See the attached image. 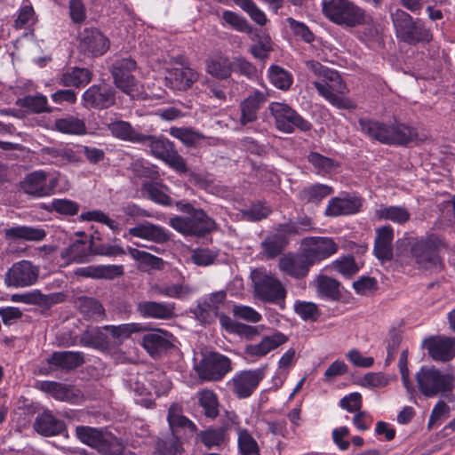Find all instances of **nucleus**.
Wrapping results in <instances>:
<instances>
[{"instance_id": "f257e3e1", "label": "nucleus", "mask_w": 455, "mask_h": 455, "mask_svg": "<svg viewBox=\"0 0 455 455\" xmlns=\"http://www.w3.org/2000/svg\"><path fill=\"white\" fill-rule=\"evenodd\" d=\"M307 68L322 81L314 82L317 92L331 105L340 109H354L355 105L347 98L339 96L345 92L346 86L343 84L340 76L333 69L322 65L316 60L306 61Z\"/></svg>"}, {"instance_id": "f03ea898", "label": "nucleus", "mask_w": 455, "mask_h": 455, "mask_svg": "<svg viewBox=\"0 0 455 455\" xmlns=\"http://www.w3.org/2000/svg\"><path fill=\"white\" fill-rule=\"evenodd\" d=\"M360 130L381 143L388 145H406L418 140L417 132L411 126L401 123L386 124L370 119L359 120Z\"/></svg>"}, {"instance_id": "7ed1b4c3", "label": "nucleus", "mask_w": 455, "mask_h": 455, "mask_svg": "<svg viewBox=\"0 0 455 455\" xmlns=\"http://www.w3.org/2000/svg\"><path fill=\"white\" fill-rule=\"evenodd\" d=\"M322 11L329 20L346 28L370 24L371 21L367 12L350 0H323Z\"/></svg>"}, {"instance_id": "20e7f679", "label": "nucleus", "mask_w": 455, "mask_h": 455, "mask_svg": "<svg viewBox=\"0 0 455 455\" xmlns=\"http://www.w3.org/2000/svg\"><path fill=\"white\" fill-rule=\"evenodd\" d=\"M254 295L262 302L271 303L284 307L286 289L283 283L273 274L265 269H254L251 274Z\"/></svg>"}, {"instance_id": "39448f33", "label": "nucleus", "mask_w": 455, "mask_h": 455, "mask_svg": "<svg viewBox=\"0 0 455 455\" xmlns=\"http://www.w3.org/2000/svg\"><path fill=\"white\" fill-rule=\"evenodd\" d=\"M78 439L103 455H124L123 443L112 434L101 429L79 426L76 429ZM130 455H135L130 453Z\"/></svg>"}, {"instance_id": "423d86ee", "label": "nucleus", "mask_w": 455, "mask_h": 455, "mask_svg": "<svg viewBox=\"0 0 455 455\" xmlns=\"http://www.w3.org/2000/svg\"><path fill=\"white\" fill-rule=\"evenodd\" d=\"M391 17L395 28L396 36L400 40L410 44L432 40L430 30L419 20H414L405 11L396 9L391 14Z\"/></svg>"}, {"instance_id": "0eeeda50", "label": "nucleus", "mask_w": 455, "mask_h": 455, "mask_svg": "<svg viewBox=\"0 0 455 455\" xmlns=\"http://www.w3.org/2000/svg\"><path fill=\"white\" fill-rule=\"evenodd\" d=\"M168 223L176 231L185 235L203 236L216 228L215 221L201 209L194 211L186 217H172Z\"/></svg>"}, {"instance_id": "6e6552de", "label": "nucleus", "mask_w": 455, "mask_h": 455, "mask_svg": "<svg viewBox=\"0 0 455 455\" xmlns=\"http://www.w3.org/2000/svg\"><path fill=\"white\" fill-rule=\"evenodd\" d=\"M268 110L275 119L276 129L280 132L292 133L296 128L301 132L312 129L310 122L285 103L272 102L268 106Z\"/></svg>"}, {"instance_id": "1a4fd4ad", "label": "nucleus", "mask_w": 455, "mask_h": 455, "mask_svg": "<svg viewBox=\"0 0 455 455\" xmlns=\"http://www.w3.org/2000/svg\"><path fill=\"white\" fill-rule=\"evenodd\" d=\"M416 380L419 391L426 397H435L451 389L453 378L435 367L423 366L416 373Z\"/></svg>"}, {"instance_id": "9d476101", "label": "nucleus", "mask_w": 455, "mask_h": 455, "mask_svg": "<svg viewBox=\"0 0 455 455\" xmlns=\"http://www.w3.org/2000/svg\"><path fill=\"white\" fill-rule=\"evenodd\" d=\"M135 69L136 62L132 58L116 60L110 69L116 86L132 98L140 94V84L132 75Z\"/></svg>"}, {"instance_id": "9b49d317", "label": "nucleus", "mask_w": 455, "mask_h": 455, "mask_svg": "<svg viewBox=\"0 0 455 455\" xmlns=\"http://www.w3.org/2000/svg\"><path fill=\"white\" fill-rule=\"evenodd\" d=\"M265 377V369L241 371L228 382L231 392L239 399L250 397Z\"/></svg>"}, {"instance_id": "f8f14e48", "label": "nucleus", "mask_w": 455, "mask_h": 455, "mask_svg": "<svg viewBox=\"0 0 455 455\" xmlns=\"http://www.w3.org/2000/svg\"><path fill=\"white\" fill-rule=\"evenodd\" d=\"M231 361L219 353H209L196 366L200 379L207 381H219L231 371Z\"/></svg>"}, {"instance_id": "ddd939ff", "label": "nucleus", "mask_w": 455, "mask_h": 455, "mask_svg": "<svg viewBox=\"0 0 455 455\" xmlns=\"http://www.w3.org/2000/svg\"><path fill=\"white\" fill-rule=\"evenodd\" d=\"M58 183L57 178L49 179L45 171L39 170L27 174L24 180L20 181V188L28 195L44 197L52 195Z\"/></svg>"}, {"instance_id": "4468645a", "label": "nucleus", "mask_w": 455, "mask_h": 455, "mask_svg": "<svg viewBox=\"0 0 455 455\" xmlns=\"http://www.w3.org/2000/svg\"><path fill=\"white\" fill-rule=\"evenodd\" d=\"M438 238L430 235L413 243L411 246V254L420 268L432 269L437 267L440 263L436 252Z\"/></svg>"}, {"instance_id": "2eb2a0df", "label": "nucleus", "mask_w": 455, "mask_h": 455, "mask_svg": "<svg viewBox=\"0 0 455 455\" xmlns=\"http://www.w3.org/2000/svg\"><path fill=\"white\" fill-rule=\"evenodd\" d=\"M39 276V267L28 260L14 263L6 272L4 282L8 287H28L34 284Z\"/></svg>"}, {"instance_id": "dca6fc26", "label": "nucleus", "mask_w": 455, "mask_h": 455, "mask_svg": "<svg viewBox=\"0 0 455 455\" xmlns=\"http://www.w3.org/2000/svg\"><path fill=\"white\" fill-rule=\"evenodd\" d=\"M302 249L311 264L315 265L335 254L339 244L331 237H307L302 240Z\"/></svg>"}, {"instance_id": "f3484780", "label": "nucleus", "mask_w": 455, "mask_h": 455, "mask_svg": "<svg viewBox=\"0 0 455 455\" xmlns=\"http://www.w3.org/2000/svg\"><path fill=\"white\" fill-rule=\"evenodd\" d=\"M82 104L86 108H108L116 104L115 90L106 84H93L83 93Z\"/></svg>"}, {"instance_id": "a211bd4d", "label": "nucleus", "mask_w": 455, "mask_h": 455, "mask_svg": "<svg viewBox=\"0 0 455 455\" xmlns=\"http://www.w3.org/2000/svg\"><path fill=\"white\" fill-rule=\"evenodd\" d=\"M268 92L265 90H253L239 104V124L246 126L258 119V114L261 107L268 99Z\"/></svg>"}, {"instance_id": "6ab92c4d", "label": "nucleus", "mask_w": 455, "mask_h": 455, "mask_svg": "<svg viewBox=\"0 0 455 455\" xmlns=\"http://www.w3.org/2000/svg\"><path fill=\"white\" fill-rule=\"evenodd\" d=\"M312 266L303 250L300 253L284 254L278 260L279 270L295 279L306 277Z\"/></svg>"}, {"instance_id": "aec40b11", "label": "nucleus", "mask_w": 455, "mask_h": 455, "mask_svg": "<svg viewBox=\"0 0 455 455\" xmlns=\"http://www.w3.org/2000/svg\"><path fill=\"white\" fill-rule=\"evenodd\" d=\"M80 50L87 56L103 55L109 48L108 39L97 28H84L80 35Z\"/></svg>"}, {"instance_id": "412c9836", "label": "nucleus", "mask_w": 455, "mask_h": 455, "mask_svg": "<svg viewBox=\"0 0 455 455\" xmlns=\"http://www.w3.org/2000/svg\"><path fill=\"white\" fill-rule=\"evenodd\" d=\"M136 311L142 318L168 321L176 316V306L172 302L141 300L136 304Z\"/></svg>"}, {"instance_id": "4be33fe9", "label": "nucleus", "mask_w": 455, "mask_h": 455, "mask_svg": "<svg viewBox=\"0 0 455 455\" xmlns=\"http://www.w3.org/2000/svg\"><path fill=\"white\" fill-rule=\"evenodd\" d=\"M424 347L435 361L448 362L455 356V340L451 338L432 337L424 341Z\"/></svg>"}, {"instance_id": "5701e85b", "label": "nucleus", "mask_w": 455, "mask_h": 455, "mask_svg": "<svg viewBox=\"0 0 455 455\" xmlns=\"http://www.w3.org/2000/svg\"><path fill=\"white\" fill-rule=\"evenodd\" d=\"M226 297L227 293L223 290L205 296L195 311L197 318L208 323L212 322L219 315V309L224 304Z\"/></svg>"}, {"instance_id": "b1692460", "label": "nucleus", "mask_w": 455, "mask_h": 455, "mask_svg": "<svg viewBox=\"0 0 455 455\" xmlns=\"http://www.w3.org/2000/svg\"><path fill=\"white\" fill-rule=\"evenodd\" d=\"M287 341L288 337L286 335L280 331H275L271 335L263 336L259 343L247 345L244 353L251 357H263Z\"/></svg>"}, {"instance_id": "393cba45", "label": "nucleus", "mask_w": 455, "mask_h": 455, "mask_svg": "<svg viewBox=\"0 0 455 455\" xmlns=\"http://www.w3.org/2000/svg\"><path fill=\"white\" fill-rule=\"evenodd\" d=\"M41 156L57 166H65L82 162L81 155L68 147H44L41 148Z\"/></svg>"}, {"instance_id": "a878e982", "label": "nucleus", "mask_w": 455, "mask_h": 455, "mask_svg": "<svg viewBox=\"0 0 455 455\" xmlns=\"http://www.w3.org/2000/svg\"><path fill=\"white\" fill-rule=\"evenodd\" d=\"M394 229L386 225L376 229L374 240V255L381 261H388L393 258Z\"/></svg>"}, {"instance_id": "bb28decb", "label": "nucleus", "mask_w": 455, "mask_h": 455, "mask_svg": "<svg viewBox=\"0 0 455 455\" xmlns=\"http://www.w3.org/2000/svg\"><path fill=\"white\" fill-rule=\"evenodd\" d=\"M127 235L156 243H164L170 240V235L164 228L148 221L129 228Z\"/></svg>"}, {"instance_id": "cd10ccee", "label": "nucleus", "mask_w": 455, "mask_h": 455, "mask_svg": "<svg viewBox=\"0 0 455 455\" xmlns=\"http://www.w3.org/2000/svg\"><path fill=\"white\" fill-rule=\"evenodd\" d=\"M84 354L79 351H56L47 358L51 368L72 371L84 363Z\"/></svg>"}, {"instance_id": "c85d7f7f", "label": "nucleus", "mask_w": 455, "mask_h": 455, "mask_svg": "<svg viewBox=\"0 0 455 455\" xmlns=\"http://www.w3.org/2000/svg\"><path fill=\"white\" fill-rule=\"evenodd\" d=\"M33 427L41 435L52 436L64 431L65 423L55 418L49 410H45L36 416Z\"/></svg>"}, {"instance_id": "c756f323", "label": "nucleus", "mask_w": 455, "mask_h": 455, "mask_svg": "<svg viewBox=\"0 0 455 455\" xmlns=\"http://www.w3.org/2000/svg\"><path fill=\"white\" fill-rule=\"evenodd\" d=\"M75 307L84 319L100 321L106 317L105 308L96 298L79 296L75 299Z\"/></svg>"}, {"instance_id": "7c9ffc66", "label": "nucleus", "mask_w": 455, "mask_h": 455, "mask_svg": "<svg viewBox=\"0 0 455 455\" xmlns=\"http://www.w3.org/2000/svg\"><path fill=\"white\" fill-rule=\"evenodd\" d=\"M362 200L359 197L332 198L325 210V214L331 217L353 214L359 211Z\"/></svg>"}, {"instance_id": "2f4dec72", "label": "nucleus", "mask_w": 455, "mask_h": 455, "mask_svg": "<svg viewBox=\"0 0 455 455\" xmlns=\"http://www.w3.org/2000/svg\"><path fill=\"white\" fill-rule=\"evenodd\" d=\"M170 337L171 334L167 331L157 329L153 332L144 335L141 344L151 355H156L162 351L167 350L172 346Z\"/></svg>"}, {"instance_id": "473e14b6", "label": "nucleus", "mask_w": 455, "mask_h": 455, "mask_svg": "<svg viewBox=\"0 0 455 455\" xmlns=\"http://www.w3.org/2000/svg\"><path fill=\"white\" fill-rule=\"evenodd\" d=\"M172 86L180 91H186L198 80V73L188 67L171 68L168 72Z\"/></svg>"}, {"instance_id": "72a5a7b5", "label": "nucleus", "mask_w": 455, "mask_h": 455, "mask_svg": "<svg viewBox=\"0 0 455 455\" xmlns=\"http://www.w3.org/2000/svg\"><path fill=\"white\" fill-rule=\"evenodd\" d=\"M92 243L82 240H76L71 243L68 247L65 248L61 252L60 256L67 262H76L83 263L88 260L92 255Z\"/></svg>"}, {"instance_id": "f704fd0d", "label": "nucleus", "mask_w": 455, "mask_h": 455, "mask_svg": "<svg viewBox=\"0 0 455 455\" xmlns=\"http://www.w3.org/2000/svg\"><path fill=\"white\" fill-rule=\"evenodd\" d=\"M112 136L121 140L140 143L144 140V134L136 131L127 121L118 120L107 124Z\"/></svg>"}, {"instance_id": "c9c22d12", "label": "nucleus", "mask_w": 455, "mask_h": 455, "mask_svg": "<svg viewBox=\"0 0 455 455\" xmlns=\"http://www.w3.org/2000/svg\"><path fill=\"white\" fill-rule=\"evenodd\" d=\"M104 327H88L80 336V344L84 347L100 350L108 349L110 342L108 336L104 333Z\"/></svg>"}, {"instance_id": "e433bc0d", "label": "nucleus", "mask_w": 455, "mask_h": 455, "mask_svg": "<svg viewBox=\"0 0 455 455\" xmlns=\"http://www.w3.org/2000/svg\"><path fill=\"white\" fill-rule=\"evenodd\" d=\"M92 78V72L84 68H74L60 75L58 78L59 84L64 87L79 88L88 84Z\"/></svg>"}, {"instance_id": "4c0bfd02", "label": "nucleus", "mask_w": 455, "mask_h": 455, "mask_svg": "<svg viewBox=\"0 0 455 455\" xmlns=\"http://www.w3.org/2000/svg\"><path fill=\"white\" fill-rule=\"evenodd\" d=\"M151 291L167 298L185 299L194 292V289L183 283H156L151 286Z\"/></svg>"}, {"instance_id": "58836bf2", "label": "nucleus", "mask_w": 455, "mask_h": 455, "mask_svg": "<svg viewBox=\"0 0 455 455\" xmlns=\"http://www.w3.org/2000/svg\"><path fill=\"white\" fill-rule=\"evenodd\" d=\"M233 66L232 61L227 56L219 54L207 60L206 71L217 79L225 80L231 76Z\"/></svg>"}, {"instance_id": "ea45409f", "label": "nucleus", "mask_w": 455, "mask_h": 455, "mask_svg": "<svg viewBox=\"0 0 455 455\" xmlns=\"http://www.w3.org/2000/svg\"><path fill=\"white\" fill-rule=\"evenodd\" d=\"M46 233L44 229L28 226H16L4 229V236L7 239H24L39 242L42 241Z\"/></svg>"}, {"instance_id": "a19ab883", "label": "nucleus", "mask_w": 455, "mask_h": 455, "mask_svg": "<svg viewBox=\"0 0 455 455\" xmlns=\"http://www.w3.org/2000/svg\"><path fill=\"white\" fill-rule=\"evenodd\" d=\"M318 296L329 300H338L340 298L339 283L333 278L320 275L315 280Z\"/></svg>"}, {"instance_id": "79ce46f5", "label": "nucleus", "mask_w": 455, "mask_h": 455, "mask_svg": "<svg viewBox=\"0 0 455 455\" xmlns=\"http://www.w3.org/2000/svg\"><path fill=\"white\" fill-rule=\"evenodd\" d=\"M375 216L381 220H390L394 223L403 225L411 219V213L404 206H381L376 210Z\"/></svg>"}, {"instance_id": "37998d69", "label": "nucleus", "mask_w": 455, "mask_h": 455, "mask_svg": "<svg viewBox=\"0 0 455 455\" xmlns=\"http://www.w3.org/2000/svg\"><path fill=\"white\" fill-rule=\"evenodd\" d=\"M37 388L60 401L68 402L75 397L70 386L55 381H41L37 384Z\"/></svg>"}, {"instance_id": "c03bdc74", "label": "nucleus", "mask_w": 455, "mask_h": 455, "mask_svg": "<svg viewBox=\"0 0 455 455\" xmlns=\"http://www.w3.org/2000/svg\"><path fill=\"white\" fill-rule=\"evenodd\" d=\"M166 187L154 181H146L142 184V193L143 195L155 202L156 204H163V205H171L172 200L170 196L166 194Z\"/></svg>"}, {"instance_id": "a18cd8bd", "label": "nucleus", "mask_w": 455, "mask_h": 455, "mask_svg": "<svg viewBox=\"0 0 455 455\" xmlns=\"http://www.w3.org/2000/svg\"><path fill=\"white\" fill-rule=\"evenodd\" d=\"M140 143L149 147L151 153L163 160L174 149L173 144L163 137L144 134V140Z\"/></svg>"}, {"instance_id": "49530a36", "label": "nucleus", "mask_w": 455, "mask_h": 455, "mask_svg": "<svg viewBox=\"0 0 455 455\" xmlns=\"http://www.w3.org/2000/svg\"><path fill=\"white\" fill-rule=\"evenodd\" d=\"M16 104L20 108H27L28 111L34 114L52 112V108L48 106L47 98L40 93L36 95H27L23 98H20L17 100Z\"/></svg>"}, {"instance_id": "de8ad7c7", "label": "nucleus", "mask_w": 455, "mask_h": 455, "mask_svg": "<svg viewBox=\"0 0 455 455\" xmlns=\"http://www.w3.org/2000/svg\"><path fill=\"white\" fill-rule=\"evenodd\" d=\"M54 126L58 132L67 134L82 135L86 132L84 121L74 116L57 119Z\"/></svg>"}, {"instance_id": "09e8293b", "label": "nucleus", "mask_w": 455, "mask_h": 455, "mask_svg": "<svg viewBox=\"0 0 455 455\" xmlns=\"http://www.w3.org/2000/svg\"><path fill=\"white\" fill-rule=\"evenodd\" d=\"M104 329L110 333L116 342L120 344L130 338L132 333L143 331L145 327L138 323H131L120 325H105Z\"/></svg>"}, {"instance_id": "8fccbe9b", "label": "nucleus", "mask_w": 455, "mask_h": 455, "mask_svg": "<svg viewBox=\"0 0 455 455\" xmlns=\"http://www.w3.org/2000/svg\"><path fill=\"white\" fill-rule=\"evenodd\" d=\"M333 188L324 184H314L299 192V199L307 203L319 204L324 197L331 195Z\"/></svg>"}, {"instance_id": "3c124183", "label": "nucleus", "mask_w": 455, "mask_h": 455, "mask_svg": "<svg viewBox=\"0 0 455 455\" xmlns=\"http://www.w3.org/2000/svg\"><path fill=\"white\" fill-rule=\"evenodd\" d=\"M156 451L159 455H181L183 448L175 433H172L157 439Z\"/></svg>"}, {"instance_id": "603ef678", "label": "nucleus", "mask_w": 455, "mask_h": 455, "mask_svg": "<svg viewBox=\"0 0 455 455\" xmlns=\"http://www.w3.org/2000/svg\"><path fill=\"white\" fill-rule=\"evenodd\" d=\"M198 403L207 418L215 419L219 415V400L216 394L209 389L197 393Z\"/></svg>"}, {"instance_id": "864d4df0", "label": "nucleus", "mask_w": 455, "mask_h": 455, "mask_svg": "<svg viewBox=\"0 0 455 455\" xmlns=\"http://www.w3.org/2000/svg\"><path fill=\"white\" fill-rule=\"evenodd\" d=\"M286 237L281 234L267 235L261 243L263 252L267 259L280 255L287 244Z\"/></svg>"}, {"instance_id": "5fc2aeb1", "label": "nucleus", "mask_w": 455, "mask_h": 455, "mask_svg": "<svg viewBox=\"0 0 455 455\" xmlns=\"http://www.w3.org/2000/svg\"><path fill=\"white\" fill-rule=\"evenodd\" d=\"M268 77L273 85L283 91L288 90L292 84L291 74L277 65L270 66Z\"/></svg>"}, {"instance_id": "6e6d98bb", "label": "nucleus", "mask_w": 455, "mask_h": 455, "mask_svg": "<svg viewBox=\"0 0 455 455\" xmlns=\"http://www.w3.org/2000/svg\"><path fill=\"white\" fill-rule=\"evenodd\" d=\"M169 132L187 146H195L204 139L202 133L189 127H171Z\"/></svg>"}, {"instance_id": "4d7b16f0", "label": "nucleus", "mask_w": 455, "mask_h": 455, "mask_svg": "<svg viewBox=\"0 0 455 455\" xmlns=\"http://www.w3.org/2000/svg\"><path fill=\"white\" fill-rule=\"evenodd\" d=\"M167 420L172 429V433H175V427H188L192 431L196 429V425L181 414V409L177 404H173L170 407Z\"/></svg>"}, {"instance_id": "13d9d810", "label": "nucleus", "mask_w": 455, "mask_h": 455, "mask_svg": "<svg viewBox=\"0 0 455 455\" xmlns=\"http://www.w3.org/2000/svg\"><path fill=\"white\" fill-rule=\"evenodd\" d=\"M223 24L228 25L232 28L244 33L251 31V26L248 23L245 18L232 11H224L222 12Z\"/></svg>"}, {"instance_id": "bf43d9fd", "label": "nucleus", "mask_w": 455, "mask_h": 455, "mask_svg": "<svg viewBox=\"0 0 455 455\" xmlns=\"http://www.w3.org/2000/svg\"><path fill=\"white\" fill-rule=\"evenodd\" d=\"M238 445L242 455H259L257 442L245 429L238 432Z\"/></svg>"}, {"instance_id": "052dcab7", "label": "nucleus", "mask_w": 455, "mask_h": 455, "mask_svg": "<svg viewBox=\"0 0 455 455\" xmlns=\"http://www.w3.org/2000/svg\"><path fill=\"white\" fill-rule=\"evenodd\" d=\"M201 442L207 447L221 445L225 441V430L222 427L209 428L199 435Z\"/></svg>"}, {"instance_id": "680f3d73", "label": "nucleus", "mask_w": 455, "mask_h": 455, "mask_svg": "<svg viewBox=\"0 0 455 455\" xmlns=\"http://www.w3.org/2000/svg\"><path fill=\"white\" fill-rule=\"evenodd\" d=\"M218 255L217 251L209 248H197L192 251L191 260L197 266L206 267L213 264Z\"/></svg>"}, {"instance_id": "e2e57ef3", "label": "nucleus", "mask_w": 455, "mask_h": 455, "mask_svg": "<svg viewBox=\"0 0 455 455\" xmlns=\"http://www.w3.org/2000/svg\"><path fill=\"white\" fill-rule=\"evenodd\" d=\"M294 311L303 320L315 321L320 313L317 306L312 302L296 301L294 304Z\"/></svg>"}, {"instance_id": "0e129e2a", "label": "nucleus", "mask_w": 455, "mask_h": 455, "mask_svg": "<svg viewBox=\"0 0 455 455\" xmlns=\"http://www.w3.org/2000/svg\"><path fill=\"white\" fill-rule=\"evenodd\" d=\"M307 161L313 164L319 172H328L336 167V164L331 158L316 152H311L307 156Z\"/></svg>"}, {"instance_id": "69168bd1", "label": "nucleus", "mask_w": 455, "mask_h": 455, "mask_svg": "<svg viewBox=\"0 0 455 455\" xmlns=\"http://www.w3.org/2000/svg\"><path fill=\"white\" fill-rule=\"evenodd\" d=\"M128 252L135 260L150 266L151 267L158 268L162 263V259L160 258L154 256L147 251H140L136 248L129 247Z\"/></svg>"}, {"instance_id": "338daca9", "label": "nucleus", "mask_w": 455, "mask_h": 455, "mask_svg": "<svg viewBox=\"0 0 455 455\" xmlns=\"http://www.w3.org/2000/svg\"><path fill=\"white\" fill-rule=\"evenodd\" d=\"M52 208L58 213L73 216L78 212L79 204L69 199H54Z\"/></svg>"}, {"instance_id": "774afa93", "label": "nucleus", "mask_w": 455, "mask_h": 455, "mask_svg": "<svg viewBox=\"0 0 455 455\" xmlns=\"http://www.w3.org/2000/svg\"><path fill=\"white\" fill-rule=\"evenodd\" d=\"M286 22L292 32L296 36H300L305 42L311 43L314 41L315 36L306 24L299 22L292 18H287Z\"/></svg>"}]
</instances>
